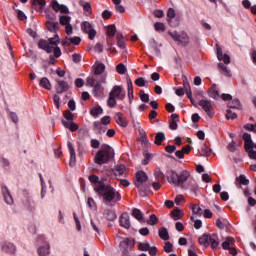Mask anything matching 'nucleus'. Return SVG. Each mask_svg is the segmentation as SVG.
Instances as JSON below:
<instances>
[{
	"instance_id": "nucleus-1",
	"label": "nucleus",
	"mask_w": 256,
	"mask_h": 256,
	"mask_svg": "<svg viewBox=\"0 0 256 256\" xmlns=\"http://www.w3.org/2000/svg\"><path fill=\"white\" fill-rule=\"evenodd\" d=\"M93 73V76L86 79V85L93 88L94 97H101V90L103 89V84L107 83V76L103 75V73H105V64L98 63L94 65Z\"/></svg>"
},
{
	"instance_id": "nucleus-2",
	"label": "nucleus",
	"mask_w": 256,
	"mask_h": 256,
	"mask_svg": "<svg viewBox=\"0 0 256 256\" xmlns=\"http://www.w3.org/2000/svg\"><path fill=\"white\" fill-rule=\"evenodd\" d=\"M96 193L102 197L104 203H117L121 201V194L115 190L111 185H106L100 182L98 186L95 187Z\"/></svg>"
},
{
	"instance_id": "nucleus-3",
	"label": "nucleus",
	"mask_w": 256,
	"mask_h": 256,
	"mask_svg": "<svg viewBox=\"0 0 256 256\" xmlns=\"http://www.w3.org/2000/svg\"><path fill=\"white\" fill-rule=\"evenodd\" d=\"M59 43H61V39L59 35L55 34V36L49 38L48 41L40 40L38 46L40 49H43V51H46V53H54V57L58 59V57H61V48L58 46Z\"/></svg>"
},
{
	"instance_id": "nucleus-4",
	"label": "nucleus",
	"mask_w": 256,
	"mask_h": 256,
	"mask_svg": "<svg viewBox=\"0 0 256 256\" xmlns=\"http://www.w3.org/2000/svg\"><path fill=\"white\" fill-rule=\"evenodd\" d=\"M114 155L115 151L113 148L107 144H103L94 157V163H96V165H104V163H109Z\"/></svg>"
},
{
	"instance_id": "nucleus-5",
	"label": "nucleus",
	"mask_w": 256,
	"mask_h": 256,
	"mask_svg": "<svg viewBox=\"0 0 256 256\" xmlns=\"http://www.w3.org/2000/svg\"><path fill=\"white\" fill-rule=\"evenodd\" d=\"M166 177L168 183L174 185V187H180L183 184V181H189V177H191V173L187 170H182L180 174L175 172L174 170H168L166 172Z\"/></svg>"
},
{
	"instance_id": "nucleus-6",
	"label": "nucleus",
	"mask_w": 256,
	"mask_h": 256,
	"mask_svg": "<svg viewBox=\"0 0 256 256\" xmlns=\"http://www.w3.org/2000/svg\"><path fill=\"white\" fill-rule=\"evenodd\" d=\"M198 241L203 247H209V245H211L212 249L219 247V236L217 234H203Z\"/></svg>"
},
{
	"instance_id": "nucleus-7",
	"label": "nucleus",
	"mask_w": 256,
	"mask_h": 256,
	"mask_svg": "<svg viewBox=\"0 0 256 256\" xmlns=\"http://www.w3.org/2000/svg\"><path fill=\"white\" fill-rule=\"evenodd\" d=\"M199 106L203 109V111H205L208 117H213V115H215V112H213V103L211 100L202 99L199 101Z\"/></svg>"
},
{
	"instance_id": "nucleus-8",
	"label": "nucleus",
	"mask_w": 256,
	"mask_h": 256,
	"mask_svg": "<svg viewBox=\"0 0 256 256\" xmlns=\"http://www.w3.org/2000/svg\"><path fill=\"white\" fill-rule=\"evenodd\" d=\"M59 23L60 25H63L65 27V32L68 35H71L73 33V26H71V17L68 15H62L59 17Z\"/></svg>"
},
{
	"instance_id": "nucleus-9",
	"label": "nucleus",
	"mask_w": 256,
	"mask_h": 256,
	"mask_svg": "<svg viewBox=\"0 0 256 256\" xmlns=\"http://www.w3.org/2000/svg\"><path fill=\"white\" fill-rule=\"evenodd\" d=\"M147 179H149V177L147 176V174L144 171H138L134 178V183H135V186L137 187V189H142L143 185L147 181Z\"/></svg>"
},
{
	"instance_id": "nucleus-10",
	"label": "nucleus",
	"mask_w": 256,
	"mask_h": 256,
	"mask_svg": "<svg viewBox=\"0 0 256 256\" xmlns=\"http://www.w3.org/2000/svg\"><path fill=\"white\" fill-rule=\"evenodd\" d=\"M81 29L86 33L90 39V41H93L95 39V35H97V31L93 29V26L88 21L82 22Z\"/></svg>"
},
{
	"instance_id": "nucleus-11",
	"label": "nucleus",
	"mask_w": 256,
	"mask_h": 256,
	"mask_svg": "<svg viewBox=\"0 0 256 256\" xmlns=\"http://www.w3.org/2000/svg\"><path fill=\"white\" fill-rule=\"evenodd\" d=\"M181 189L185 191H192V193H197V182L194 179L191 180H183L182 184H180Z\"/></svg>"
},
{
	"instance_id": "nucleus-12",
	"label": "nucleus",
	"mask_w": 256,
	"mask_h": 256,
	"mask_svg": "<svg viewBox=\"0 0 256 256\" xmlns=\"http://www.w3.org/2000/svg\"><path fill=\"white\" fill-rule=\"evenodd\" d=\"M38 243H44V246H40L38 248V255L40 256H47L49 255V243L45 242V237L39 236L38 237Z\"/></svg>"
},
{
	"instance_id": "nucleus-13",
	"label": "nucleus",
	"mask_w": 256,
	"mask_h": 256,
	"mask_svg": "<svg viewBox=\"0 0 256 256\" xmlns=\"http://www.w3.org/2000/svg\"><path fill=\"white\" fill-rule=\"evenodd\" d=\"M2 195L6 205H13V196H11V192L9 188L5 184H2Z\"/></svg>"
},
{
	"instance_id": "nucleus-14",
	"label": "nucleus",
	"mask_w": 256,
	"mask_h": 256,
	"mask_svg": "<svg viewBox=\"0 0 256 256\" xmlns=\"http://www.w3.org/2000/svg\"><path fill=\"white\" fill-rule=\"evenodd\" d=\"M1 251H3V253H8V255H15L17 248L15 247V244L11 242H4L1 245Z\"/></svg>"
},
{
	"instance_id": "nucleus-15",
	"label": "nucleus",
	"mask_w": 256,
	"mask_h": 256,
	"mask_svg": "<svg viewBox=\"0 0 256 256\" xmlns=\"http://www.w3.org/2000/svg\"><path fill=\"white\" fill-rule=\"evenodd\" d=\"M119 223L124 229H131V218L129 217V213H122Z\"/></svg>"
},
{
	"instance_id": "nucleus-16",
	"label": "nucleus",
	"mask_w": 256,
	"mask_h": 256,
	"mask_svg": "<svg viewBox=\"0 0 256 256\" xmlns=\"http://www.w3.org/2000/svg\"><path fill=\"white\" fill-rule=\"evenodd\" d=\"M217 47V57L218 61H223L225 65H229L231 63V57L227 54H223V49H221V46L219 44H216Z\"/></svg>"
},
{
	"instance_id": "nucleus-17",
	"label": "nucleus",
	"mask_w": 256,
	"mask_h": 256,
	"mask_svg": "<svg viewBox=\"0 0 256 256\" xmlns=\"http://www.w3.org/2000/svg\"><path fill=\"white\" fill-rule=\"evenodd\" d=\"M109 95L112 97H117L121 100L125 99V92H123V87L121 86H114L110 91Z\"/></svg>"
},
{
	"instance_id": "nucleus-18",
	"label": "nucleus",
	"mask_w": 256,
	"mask_h": 256,
	"mask_svg": "<svg viewBox=\"0 0 256 256\" xmlns=\"http://www.w3.org/2000/svg\"><path fill=\"white\" fill-rule=\"evenodd\" d=\"M52 9L56 12V13H64L65 15H67L69 13V8H67V6L65 5H61L59 4V2H57V0H53L52 1Z\"/></svg>"
},
{
	"instance_id": "nucleus-19",
	"label": "nucleus",
	"mask_w": 256,
	"mask_h": 256,
	"mask_svg": "<svg viewBox=\"0 0 256 256\" xmlns=\"http://www.w3.org/2000/svg\"><path fill=\"white\" fill-rule=\"evenodd\" d=\"M69 91V84L63 80H57L56 93H65Z\"/></svg>"
},
{
	"instance_id": "nucleus-20",
	"label": "nucleus",
	"mask_w": 256,
	"mask_h": 256,
	"mask_svg": "<svg viewBox=\"0 0 256 256\" xmlns=\"http://www.w3.org/2000/svg\"><path fill=\"white\" fill-rule=\"evenodd\" d=\"M68 149L70 151V167H73L77 161V155L75 154V148L73 147V143L68 142Z\"/></svg>"
},
{
	"instance_id": "nucleus-21",
	"label": "nucleus",
	"mask_w": 256,
	"mask_h": 256,
	"mask_svg": "<svg viewBox=\"0 0 256 256\" xmlns=\"http://www.w3.org/2000/svg\"><path fill=\"white\" fill-rule=\"evenodd\" d=\"M113 173L116 177H123L127 174V170L125 169V165L120 164L116 165L113 169Z\"/></svg>"
},
{
	"instance_id": "nucleus-22",
	"label": "nucleus",
	"mask_w": 256,
	"mask_h": 256,
	"mask_svg": "<svg viewBox=\"0 0 256 256\" xmlns=\"http://www.w3.org/2000/svg\"><path fill=\"white\" fill-rule=\"evenodd\" d=\"M46 27L51 33H57L59 31V22H54L53 20H48L46 22Z\"/></svg>"
},
{
	"instance_id": "nucleus-23",
	"label": "nucleus",
	"mask_w": 256,
	"mask_h": 256,
	"mask_svg": "<svg viewBox=\"0 0 256 256\" xmlns=\"http://www.w3.org/2000/svg\"><path fill=\"white\" fill-rule=\"evenodd\" d=\"M114 119L120 127H127V121L123 118V113L118 112L115 114Z\"/></svg>"
},
{
	"instance_id": "nucleus-24",
	"label": "nucleus",
	"mask_w": 256,
	"mask_h": 256,
	"mask_svg": "<svg viewBox=\"0 0 256 256\" xmlns=\"http://www.w3.org/2000/svg\"><path fill=\"white\" fill-rule=\"evenodd\" d=\"M243 140H244V147L245 149H248L249 147H255V144L253 143V140L251 139V134L244 133L243 134Z\"/></svg>"
},
{
	"instance_id": "nucleus-25",
	"label": "nucleus",
	"mask_w": 256,
	"mask_h": 256,
	"mask_svg": "<svg viewBox=\"0 0 256 256\" xmlns=\"http://www.w3.org/2000/svg\"><path fill=\"white\" fill-rule=\"evenodd\" d=\"M79 5L81 7H83V11H84L85 15H91V4L89 2L80 0Z\"/></svg>"
},
{
	"instance_id": "nucleus-26",
	"label": "nucleus",
	"mask_w": 256,
	"mask_h": 256,
	"mask_svg": "<svg viewBox=\"0 0 256 256\" xmlns=\"http://www.w3.org/2000/svg\"><path fill=\"white\" fill-rule=\"evenodd\" d=\"M199 153L202 157H209L211 155V149H209V146L207 144H202Z\"/></svg>"
},
{
	"instance_id": "nucleus-27",
	"label": "nucleus",
	"mask_w": 256,
	"mask_h": 256,
	"mask_svg": "<svg viewBox=\"0 0 256 256\" xmlns=\"http://www.w3.org/2000/svg\"><path fill=\"white\" fill-rule=\"evenodd\" d=\"M16 7V5L13 6V10L16 13L17 19H19V21H27V15H25V12L17 9Z\"/></svg>"
},
{
	"instance_id": "nucleus-28",
	"label": "nucleus",
	"mask_w": 256,
	"mask_h": 256,
	"mask_svg": "<svg viewBox=\"0 0 256 256\" xmlns=\"http://www.w3.org/2000/svg\"><path fill=\"white\" fill-rule=\"evenodd\" d=\"M104 215L108 221H115V219H117V213L115 210L107 209Z\"/></svg>"
},
{
	"instance_id": "nucleus-29",
	"label": "nucleus",
	"mask_w": 256,
	"mask_h": 256,
	"mask_svg": "<svg viewBox=\"0 0 256 256\" xmlns=\"http://www.w3.org/2000/svg\"><path fill=\"white\" fill-rule=\"evenodd\" d=\"M165 140V133L163 132H157L156 136L154 138L155 145H161Z\"/></svg>"
},
{
	"instance_id": "nucleus-30",
	"label": "nucleus",
	"mask_w": 256,
	"mask_h": 256,
	"mask_svg": "<svg viewBox=\"0 0 256 256\" xmlns=\"http://www.w3.org/2000/svg\"><path fill=\"white\" fill-rule=\"evenodd\" d=\"M208 93L209 97L212 99H219V91L217 90V85L213 84Z\"/></svg>"
},
{
	"instance_id": "nucleus-31",
	"label": "nucleus",
	"mask_w": 256,
	"mask_h": 256,
	"mask_svg": "<svg viewBox=\"0 0 256 256\" xmlns=\"http://www.w3.org/2000/svg\"><path fill=\"white\" fill-rule=\"evenodd\" d=\"M158 235L163 241H169V231H167V228H160Z\"/></svg>"
},
{
	"instance_id": "nucleus-32",
	"label": "nucleus",
	"mask_w": 256,
	"mask_h": 256,
	"mask_svg": "<svg viewBox=\"0 0 256 256\" xmlns=\"http://www.w3.org/2000/svg\"><path fill=\"white\" fill-rule=\"evenodd\" d=\"M218 68L220 69L221 73L226 77H231V70L227 68V66L223 63L218 64Z\"/></svg>"
},
{
	"instance_id": "nucleus-33",
	"label": "nucleus",
	"mask_w": 256,
	"mask_h": 256,
	"mask_svg": "<svg viewBox=\"0 0 256 256\" xmlns=\"http://www.w3.org/2000/svg\"><path fill=\"white\" fill-rule=\"evenodd\" d=\"M116 39H117V45L120 49H125V37H123V34L118 33L116 35Z\"/></svg>"
},
{
	"instance_id": "nucleus-34",
	"label": "nucleus",
	"mask_w": 256,
	"mask_h": 256,
	"mask_svg": "<svg viewBox=\"0 0 256 256\" xmlns=\"http://www.w3.org/2000/svg\"><path fill=\"white\" fill-rule=\"evenodd\" d=\"M235 244V239L228 237L226 238V240L222 243V248L225 249L226 251L229 250V247H231V245Z\"/></svg>"
},
{
	"instance_id": "nucleus-35",
	"label": "nucleus",
	"mask_w": 256,
	"mask_h": 256,
	"mask_svg": "<svg viewBox=\"0 0 256 256\" xmlns=\"http://www.w3.org/2000/svg\"><path fill=\"white\" fill-rule=\"evenodd\" d=\"M183 89L188 97V99H191V86L189 85V82L187 81V78L183 80Z\"/></svg>"
},
{
	"instance_id": "nucleus-36",
	"label": "nucleus",
	"mask_w": 256,
	"mask_h": 256,
	"mask_svg": "<svg viewBox=\"0 0 256 256\" xmlns=\"http://www.w3.org/2000/svg\"><path fill=\"white\" fill-rule=\"evenodd\" d=\"M40 87H43L44 89H47L48 91H50L51 89V82H49V79L47 77H44L40 80L39 83Z\"/></svg>"
},
{
	"instance_id": "nucleus-37",
	"label": "nucleus",
	"mask_w": 256,
	"mask_h": 256,
	"mask_svg": "<svg viewBox=\"0 0 256 256\" xmlns=\"http://www.w3.org/2000/svg\"><path fill=\"white\" fill-rule=\"evenodd\" d=\"M178 43H180V45H189V35L185 33L180 34Z\"/></svg>"
},
{
	"instance_id": "nucleus-38",
	"label": "nucleus",
	"mask_w": 256,
	"mask_h": 256,
	"mask_svg": "<svg viewBox=\"0 0 256 256\" xmlns=\"http://www.w3.org/2000/svg\"><path fill=\"white\" fill-rule=\"evenodd\" d=\"M132 216H134L137 221H143V212H141V210L134 208L132 210Z\"/></svg>"
},
{
	"instance_id": "nucleus-39",
	"label": "nucleus",
	"mask_w": 256,
	"mask_h": 256,
	"mask_svg": "<svg viewBox=\"0 0 256 256\" xmlns=\"http://www.w3.org/2000/svg\"><path fill=\"white\" fill-rule=\"evenodd\" d=\"M228 107H230V109H239V107H241V101L235 98L234 100L228 103Z\"/></svg>"
},
{
	"instance_id": "nucleus-40",
	"label": "nucleus",
	"mask_w": 256,
	"mask_h": 256,
	"mask_svg": "<svg viewBox=\"0 0 256 256\" xmlns=\"http://www.w3.org/2000/svg\"><path fill=\"white\" fill-rule=\"evenodd\" d=\"M39 177L42 185L41 199H44L45 193H47V185H45V180L43 179V175L39 174Z\"/></svg>"
},
{
	"instance_id": "nucleus-41",
	"label": "nucleus",
	"mask_w": 256,
	"mask_h": 256,
	"mask_svg": "<svg viewBox=\"0 0 256 256\" xmlns=\"http://www.w3.org/2000/svg\"><path fill=\"white\" fill-rule=\"evenodd\" d=\"M91 115L92 117H99V115H102L103 113V108H101L100 106L95 107L91 110Z\"/></svg>"
},
{
	"instance_id": "nucleus-42",
	"label": "nucleus",
	"mask_w": 256,
	"mask_h": 256,
	"mask_svg": "<svg viewBox=\"0 0 256 256\" xmlns=\"http://www.w3.org/2000/svg\"><path fill=\"white\" fill-rule=\"evenodd\" d=\"M91 226L92 229H94V231L99 235V229L101 227V223L99 222V220H91Z\"/></svg>"
},
{
	"instance_id": "nucleus-43",
	"label": "nucleus",
	"mask_w": 256,
	"mask_h": 256,
	"mask_svg": "<svg viewBox=\"0 0 256 256\" xmlns=\"http://www.w3.org/2000/svg\"><path fill=\"white\" fill-rule=\"evenodd\" d=\"M148 225H157L159 223V218L155 214L150 215L149 219L147 220Z\"/></svg>"
},
{
	"instance_id": "nucleus-44",
	"label": "nucleus",
	"mask_w": 256,
	"mask_h": 256,
	"mask_svg": "<svg viewBox=\"0 0 256 256\" xmlns=\"http://www.w3.org/2000/svg\"><path fill=\"white\" fill-rule=\"evenodd\" d=\"M236 181L241 185H249V179L245 177V175L241 174L239 177L236 178Z\"/></svg>"
},
{
	"instance_id": "nucleus-45",
	"label": "nucleus",
	"mask_w": 256,
	"mask_h": 256,
	"mask_svg": "<svg viewBox=\"0 0 256 256\" xmlns=\"http://www.w3.org/2000/svg\"><path fill=\"white\" fill-rule=\"evenodd\" d=\"M116 71L119 73V75H125L127 72V67H125L123 63H120L117 65Z\"/></svg>"
},
{
	"instance_id": "nucleus-46",
	"label": "nucleus",
	"mask_w": 256,
	"mask_h": 256,
	"mask_svg": "<svg viewBox=\"0 0 256 256\" xmlns=\"http://www.w3.org/2000/svg\"><path fill=\"white\" fill-rule=\"evenodd\" d=\"M171 215L174 221H179L181 219V210L176 208L171 212Z\"/></svg>"
},
{
	"instance_id": "nucleus-47",
	"label": "nucleus",
	"mask_w": 256,
	"mask_h": 256,
	"mask_svg": "<svg viewBox=\"0 0 256 256\" xmlns=\"http://www.w3.org/2000/svg\"><path fill=\"white\" fill-rule=\"evenodd\" d=\"M139 97L143 103H149V94L145 93V91L141 90L139 92Z\"/></svg>"
},
{
	"instance_id": "nucleus-48",
	"label": "nucleus",
	"mask_w": 256,
	"mask_h": 256,
	"mask_svg": "<svg viewBox=\"0 0 256 256\" xmlns=\"http://www.w3.org/2000/svg\"><path fill=\"white\" fill-rule=\"evenodd\" d=\"M107 104H108V107H111V108L117 107V100L115 99V96H111L109 94Z\"/></svg>"
},
{
	"instance_id": "nucleus-49",
	"label": "nucleus",
	"mask_w": 256,
	"mask_h": 256,
	"mask_svg": "<svg viewBox=\"0 0 256 256\" xmlns=\"http://www.w3.org/2000/svg\"><path fill=\"white\" fill-rule=\"evenodd\" d=\"M116 32H117V29L115 28V25L108 26V28H107L108 37H115Z\"/></svg>"
},
{
	"instance_id": "nucleus-50",
	"label": "nucleus",
	"mask_w": 256,
	"mask_h": 256,
	"mask_svg": "<svg viewBox=\"0 0 256 256\" xmlns=\"http://www.w3.org/2000/svg\"><path fill=\"white\" fill-rule=\"evenodd\" d=\"M154 29L155 31H160L161 33H163L165 31V24H163V22H156L154 24Z\"/></svg>"
},
{
	"instance_id": "nucleus-51",
	"label": "nucleus",
	"mask_w": 256,
	"mask_h": 256,
	"mask_svg": "<svg viewBox=\"0 0 256 256\" xmlns=\"http://www.w3.org/2000/svg\"><path fill=\"white\" fill-rule=\"evenodd\" d=\"M151 247V245H149V243L147 242H140L138 244V249L139 251H148V249Z\"/></svg>"
},
{
	"instance_id": "nucleus-52",
	"label": "nucleus",
	"mask_w": 256,
	"mask_h": 256,
	"mask_svg": "<svg viewBox=\"0 0 256 256\" xmlns=\"http://www.w3.org/2000/svg\"><path fill=\"white\" fill-rule=\"evenodd\" d=\"M154 177L155 179H165V174L161 171V168H157L154 170Z\"/></svg>"
},
{
	"instance_id": "nucleus-53",
	"label": "nucleus",
	"mask_w": 256,
	"mask_h": 256,
	"mask_svg": "<svg viewBox=\"0 0 256 256\" xmlns=\"http://www.w3.org/2000/svg\"><path fill=\"white\" fill-rule=\"evenodd\" d=\"M253 147H255V146H250L249 148H245V150L248 152V156L251 159H256V151L253 150Z\"/></svg>"
},
{
	"instance_id": "nucleus-54",
	"label": "nucleus",
	"mask_w": 256,
	"mask_h": 256,
	"mask_svg": "<svg viewBox=\"0 0 256 256\" xmlns=\"http://www.w3.org/2000/svg\"><path fill=\"white\" fill-rule=\"evenodd\" d=\"M192 211L194 215H203V209H201V207H199L197 204L192 206Z\"/></svg>"
},
{
	"instance_id": "nucleus-55",
	"label": "nucleus",
	"mask_w": 256,
	"mask_h": 256,
	"mask_svg": "<svg viewBox=\"0 0 256 256\" xmlns=\"http://www.w3.org/2000/svg\"><path fill=\"white\" fill-rule=\"evenodd\" d=\"M63 115L66 121H73V119H75V116H73V114L69 110H65Z\"/></svg>"
},
{
	"instance_id": "nucleus-56",
	"label": "nucleus",
	"mask_w": 256,
	"mask_h": 256,
	"mask_svg": "<svg viewBox=\"0 0 256 256\" xmlns=\"http://www.w3.org/2000/svg\"><path fill=\"white\" fill-rule=\"evenodd\" d=\"M168 23H171V19H175V9L169 8L167 11Z\"/></svg>"
},
{
	"instance_id": "nucleus-57",
	"label": "nucleus",
	"mask_w": 256,
	"mask_h": 256,
	"mask_svg": "<svg viewBox=\"0 0 256 256\" xmlns=\"http://www.w3.org/2000/svg\"><path fill=\"white\" fill-rule=\"evenodd\" d=\"M32 4L35 5L36 7H37V5H39L40 9L43 10V7H45V5L47 4V1H45V0H33Z\"/></svg>"
},
{
	"instance_id": "nucleus-58",
	"label": "nucleus",
	"mask_w": 256,
	"mask_h": 256,
	"mask_svg": "<svg viewBox=\"0 0 256 256\" xmlns=\"http://www.w3.org/2000/svg\"><path fill=\"white\" fill-rule=\"evenodd\" d=\"M135 85H137L138 87H145V85L147 84L145 82V79L143 77H140L135 80Z\"/></svg>"
},
{
	"instance_id": "nucleus-59",
	"label": "nucleus",
	"mask_w": 256,
	"mask_h": 256,
	"mask_svg": "<svg viewBox=\"0 0 256 256\" xmlns=\"http://www.w3.org/2000/svg\"><path fill=\"white\" fill-rule=\"evenodd\" d=\"M150 47L155 51L156 55H159V49L157 48V41L155 39L150 40Z\"/></svg>"
},
{
	"instance_id": "nucleus-60",
	"label": "nucleus",
	"mask_w": 256,
	"mask_h": 256,
	"mask_svg": "<svg viewBox=\"0 0 256 256\" xmlns=\"http://www.w3.org/2000/svg\"><path fill=\"white\" fill-rule=\"evenodd\" d=\"M226 119H237V113L231 111V110H227L226 111Z\"/></svg>"
},
{
	"instance_id": "nucleus-61",
	"label": "nucleus",
	"mask_w": 256,
	"mask_h": 256,
	"mask_svg": "<svg viewBox=\"0 0 256 256\" xmlns=\"http://www.w3.org/2000/svg\"><path fill=\"white\" fill-rule=\"evenodd\" d=\"M244 129H246V131H252V133H256V124H246L244 125Z\"/></svg>"
},
{
	"instance_id": "nucleus-62",
	"label": "nucleus",
	"mask_w": 256,
	"mask_h": 256,
	"mask_svg": "<svg viewBox=\"0 0 256 256\" xmlns=\"http://www.w3.org/2000/svg\"><path fill=\"white\" fill-rule=\"evenodd\" d=\"M228 150L231 151V153H235V151H237V146H236L235 141H231L228 144Z\"/></svg>"
},
{
	"instance_id": "nucleus-63",
	"label": "nucleus",
	"mask_w": 256,
	"mask_h": 256,
	"mask_svg": "<svg viewBox=\"0 0 256 256\" xmlns=\"http://www.w3.org/2000/svg\"><path fill=\"white\" fill-rule=\"evenodd\" d=\"M90 143H91V147H92L93 149H99V147H100V145H101V142H99V140H97V139H92V140L90 141Z\"/></svg>"
},
{
	"instance_id": "nucleus-64",
	"label": "nucleus",
	"mask_w": 256,
	"mask_h": 256,
	"mask_svg": "<svg viewBox=\"0 0 256 256\" xmlns=\"http://www.w3.org/2000/svg\"><path fill=\"white\" fill-rule=\"evenodd\" d=\"M148 253L150 256H157V247L150 246V248L148 249Z\"/></svg>"
}]
</instances>
